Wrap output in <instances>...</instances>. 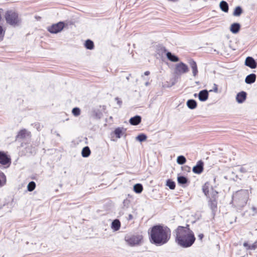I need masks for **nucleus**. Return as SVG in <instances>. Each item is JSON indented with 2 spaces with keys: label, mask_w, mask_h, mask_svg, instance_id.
Returning <instances> with one entry per match:
<instances>
[{
  "label": "nucleus",
  "mask_w": 257,
  "mask_h": 257,
  "mask_svg": "<svg viewBox=\"0 0 257 257\" xmlns=\"http://www.w3.org/2000/svg\"><path fill=\"white\" fill-rule=\"evenodd\" d=\"M146 85H148V82H147V83H146Z\"/></svg>",
  "instance_id": "46"
},
{
  "label": "nucleus",
  "mask_w": 257,
  "mask_h": 257,
  "mask_svg": "<svg viewBox=\"0 0 257 257\" xmlns=\"http://www.w3.org/2000/svg\"><path fill=\"white\" fill-rule=\"evenodd\" d=\"M203 162L200 160L197 162L196 165L193 167L192 171L197 174H201L203 171Z\"/></svg>",
  "instance_id": "8"
},
{
  "label": "nucleus",
  "mask_w": 257,
  "mask_h": 257,
  "mask_svg": "<svg viewBox=\"0 0 257 257\" xmlns=\"http://www.w3.org/2000/svg\"><path fill=\"white\" fill-rule=\"evenodd\" d=\"M134 190L137 193H140L143 191V186L141 184H137L134 186Z\"/></svg>",
  "instance_id": "25"
},
{
  "label": "nucleus",
  "mask_w": 257,
  "mask_h": 257,
  "mask_svg": "<svg viewBox=\"0 0 257 257\" xmlns=\"http://www.w3.org/2000/svg\"><path fill=\"white\" fill-rule=\"evenodd\" d=\"M194 97H196V96H197V94H196V93H195V94H194Z\"/></svg>",
  "instance_id": "45"
},
{
  "label": "nucleus",
  "mask_w": 257,
  "mask_h": 257,
  "mask_svg": "<svg viewBox=\"0 0 257 257\" xmlns=\"http://www.w3.org/2000/svg\"><path fill=\"white\" fill-rule=\"evenodd\" d=\"M220 8L224 12H227L228 11V4L225 1H221L220 3Z\"/></svg>",
  "instance_id": "21"
},
{
  "label": "nucleus",
  "mask_w": 257,
  "mask_h": 257,
  "mask_svg": "<svg viewBox=\"0 0 257 257\" xmlns=\"http://www.w3.org/2000/svg\"><path fill=\"white\" fill-rule=\"evenodd\" d=\"M85 46L87 49L91 50L94 47L93 42L90 40H87L85 42Z\"/></svg>",
  "instance_id": "27"
},
{
  "label": "nucleus",
  "mask_w": 257,
  "mask_h": 257,
  "mask_svg": "<svg viewBox=\"0 0 257 257\" xmlns=\"http://www.w3.org/2000/svg\"><path fill=\"white\" fill-rule=\"evenodd\" d=\"M125 129L123 127L116 128L114 131V134L117 138H120L122 135L125 132Z\"/></svg>",
  "instance_id": "20"
},
{
  "label": "nucleus",
  "mask_w": 257,
  "mask_h": 257,
  "mask_svg": "<svg viewBox=\"0 0 257 257\" xmlns=\"http://www.w3.org/2000/svg\"><path fill=\"white\" fill-rule=\"evenodd\" d=\"M150 241L157 245L167 243L171 237V230L167 226L155 225L152 228Z\"/></svg>",
  "instance_id": "2"
},
{
  "label": "nucleus",
  "mask_w": 257,
  "mask_h": 257,
  "mask_svg": "<svg viewBox=\"0 0 257 257\" xmlns=\"http://www.w3.org/2000/svg\"><path fill=\"white\" fill-rule=\"evenodd\" d=\"M240 28V25L238 23H233L230 27V31L233 34L237 33Z\"/></svg>",
  "instance_id": "15"
},
{
  "label": "nucleus",
  "mask_w": 257,
  "mask_h": 257,
  "mask_svg": "<svg viewBox=\"0 0 257 257\" xmlns=\"http://www.w3.org/2000/svg\"><path fill=\"white\" fill-rule=\"evenodd\" d=\"M189 64L192 69L193 76L194 77H196L198 73L197 64L194 60H191L189 61Z\"/></svg>",
  "instance_id": "12"
},
{
  "label": "nucleus",
  "mask_w": 257,
  "mask_h": 257,
  "mask_svg": "<svg viewBox=\"0 0 257 257\" xmlns=\"http://www.w3.org/2000/svg\"><path fill=\"white\" fill-rule=\"evenodd\" d=\"M255 79L256 75L254 74H250L246 77L245 82L247 84H251L255 82Z\"/></svg>",
  "instance_id": "16"
},
{
  "label": "nucleus",
  "mask_w": 257,
  "mask_h": 257,
  "mask_svg": "<svg viewBox=\"0 0 257 257\" xmlns=\"http://www.w3.org/2000/svg\"><path fill=\"white\" fill-rule=\"evenodd\" d=\"M82 156L83 157H88L90 154V150L88 147H85L82 150Z\"/></svg>",
  "instance_id": "23"
},
{
  "label": "nucleus",
  "mask_w": 257,
  "mask_h": 257,
  "mask_svg": "<svg viewBox=\"0 0 257 257\" xmlns=\"http://www.w3.org/2000/svg\"><path fill=\"white\" fill-rule=\"evenodd\" d=\"M120 226V223L117 219L113 220L111 223V227L114 230H118Z\"/></svg>",
  "instance_id": "22"
},
{
  "label": "nucleus",
  "mask_w": 257,
  "mask_h": 257,
  "mask_svg": "<svg viewBox=\"0 0 257 257\" xmlns=\"http://www.w3.org/2000/svg\"><path fill=\"white\" fill-rule=\"evenodd\" d=\"M188 71V66L183 62H180L175 65V73L177 75H181L187 73Z\"/></svg>",
  "instance_id": "5"
},
{
  "label": "nucleus",
  "mask_w": 257,
  "mask_h": 257,
  "mask_svg": "<svg viewBox=\"0 0 257 257\" xmlns=\"http://www.w3.org/2000/svg\"><path fill=\"white\" fill-rule=\"evenodd\" d=\"M150 74V72L149 71H146L145 73H144V74L145 75H148L149 74Z\"/></svg>",
  "instance_id": "42"
},
{
  "label": "nucleus",
  "mask_w": 257,
  "mask_h": 257,
  "mask_svg": "<svg viewBox=\"0 0 257 257\" xmlns=\"http://www.w3.org/2000/svg\"><path fill=\"white\" fill-rule=\"evenodd\" d=\"M130 204V201L127 199H124L123 201V207L128 208Z\"/></svg>",
  "instance_id": "35"
},
{
  "label": "nucleus",
  "mask_w": 257,
  "mask_h": 257,
  "mask_svg": "<svg viewBox=\"0 0 257 257\" xmlns=\"http://www.w3.org/2000/svg\"><path fill=\"white\" fill-rule=\"evenodd\" d=\"M175 240L178 245L187 248L191 246L195 240L193 231L188 227L179 226L175 230Z\"/></svg>",
  "instance_id": "1"
},
{
  "label": "nucleus",
  "mask_w": 257,
  "mask_h": 257,
  "mask_svg": "<svg viewBox=\"0 0 257 257\" xmlns=\"http://www.w3.org/2000/svg\"><path fill=\"white\" fill-rule=\"evenodd\" d=\"M208 92L206 89L200 91L198 94V98L201 101L207 100L208 98Z\"/></svg>",
  "instance_id": "11"
},
{
  "label": "nucleus",
  "mask_w": 257,
  "mask_h": 257,
  "mask_svg": "<svg viewBox=\"0 0 257 257\" xmlns=\"http://www.w3.org/2000/svg\"><path fill=\"white\" fill-rule=\"evenodd\" d=\"M203 236H204V235H203V234H202V233H201V234H199V235H198V238H199L200 240H201V239L203 238Z\"/></svg>",
  "instance_id": "41"
},
{
  "label": "nucleus",
  "mask_w": 257,
  "mask_h": 257,
  "mask_svg": "<svg viewBox=\"0 0 257 257\" xmlns=\"http://www.w3.org/2000/svg\"><path fill=\"white\" fill-rule=\"evenodd\" d=\"M256 257H257V255H256Z\"/></svg>",
  "instance_id": "47"
},
{
  "label": "nucleus",
  "mask_w": 257,
  "mask_h": 257,
  "mask_svg": "<svg viewBox=\"0 0 257 257\" xmlns=\"http://www.w3.org/2000/svg\"><path fill=\"white\" fill-rule=\"evenodd\" d=\"M242 13V10L241 8L239 6H238L235 8L233 13V15L235 17H238Z\"/></svg>",
  "instance_id": "24"
},
{
  "label": "nucleus",
  "mask_w": 257,
  "mask_h": 257,
  "mask_svg": "<svg viewBox=\"0 0 257 257\" xmlns=\"http://www.w3.org/2000/svg\"><path fill=\"white\" fill-rule=\"evenodd\" d=\"M11 159L5 153L0 152V164L9 166Z\"/></svg>",
  "instance_id": "7"
},
{
  "label": "nucleus",
  "mask_w": 257,
  "mask_h": 257,
  "mask_svg": "<svg viewBox=\"0 0 257 257\" xmlns=\"http://www.w3.org/2000/svg\"><path fill=\"white\" fill-rule=\"evenodd\" d=\"M72 113L74 116H77L80 114V109L78 107H75L73 108Z\"/></svg>",
  "instance_id": "33"
},
{
  "label": "nucleus",
  "mask_w": 257,
  "mask_h": 257,
  "mask_svg": "<svg viewBox=\"0 0 257 257\" xmlns=\"http://www.w3.org/2000/svg\"><path fill=\"white\" fill-rule=\"evenodd\" d=\"M246 93L244 91H241L238 93L236 96V100L238 103H243L246 98Z\"/></svg>",
  "instance_id": "10"
},
{
  "label": "nucleus",
  "mask_w": 257,
  "mask_h": 257,
  "mask_svg": "<svg viewBox=\"0 0 257 257\" xmlns=\"http://www.w3.org/2000/svg\"><path fill=\"white\" fill-rule=\"evenodd\" d=\"M186 162V159L183 156H179L177 159V162L179 165H183Z\"/></svg>",
  "instance_id": "28"
},
{
  "label": "nucleus",
  "mask_w": 257,
  "mask_h": 257,
  "mask_svg": "<svg viewBox=\"0 0 257 257\" xmlns=\"http://www.w3.org/2000/svg\"><path fill=\"white\" fill-rule=\"evenodd\" d=\"M251 209L254 212V213H256L257 210H256V208L255 207H252L251 208Z\"/></svg>",
  "instance_id": "40"
},
{
  "label": "nucleus",
  "mask_w": 257,
  "mask_h": 257,
  "mask_svg": "<svg viewBox=\"0 0 257 257\" xmlns=\"http://www.w3.org/2000/svg\"><path fill=\"white\" fill-rule=\"evenodd\" d=\"M6 19L7 23L12 26L18 24L20 22L18 14L12 11L6 13Z\"/></svg>",
  "instance_id": "3"
},
{
  "label": "nucleus",
  "mask_w": 257,
  "mask_h": 257,
  "mask_svg": "<svg viewBox=\"0 0 257 257\" xmlns=\"http://www.w3.org/2000/svg\"><path fill=\"white\" fill-rule=\"evenodd\" d=\"M115 100L117 101V103L120 106L121 103H122V101L120 100L119 98H118V97H116L115 98Z\"/></svg>",
  "instance_id": "38"
},
{
  "label": "nucleus",
  "mask_w": 257,
  "mask_h": 257,
  "mask_svg": "<svg viewBox=\"0 0 257 257\" xmlns=\"http://www.w3.org/2000/svg\"><path fill=\"white\" fill-rule=\"evenodd\" d=\"M209 205L213 211H215L217 208V201L215 200H211L209 202Z\"/></svg>",
  "instance_id": "26"
},
{
  "label": "nucleus",
  "mask_w": 257,
  "mask_h": 257,
  "mask_svg": "<svg viewBox=\"0 0 257 257\" xmlns=\"http://www.w3.org/2000/svg\"><path fill=\"white\" fill-rule=\"evenodd\" d=\"M133 217L132 214H129L128 217L127 218V220H131L133 219Z\"/></svg>",
  "instance_id": "39"
},
{
  "label": "nucleus",
  "mask_w": 257,
  "mask_h": 257,
  "mask_svg": "<svg viewBox=\"0 0 257 257\" xmlns=\"http://www.w3.org/2000/svg\"><path fill=\"white\" fill-rule=\"evenodd\" d=\"M3 28L1 26H0V35L2 34V32H3Z\"/></svg>",
  "instance_id": "43"
},
{
  "label": "nucleus",
  "mask_w": 257,
  "mask_h": 257,
  "mask_svg": "<svg viewBox=\"0 0 257 257\" xmlns=\"http://www.w3.org/2000/svg\"><path fill=\"white\" fill-rule=\"evenodd\" d=\"M239 193L237 192V193L236 194L235 196L233 197V198H235V197H236L237 196H239Z\"/></svg>",
  "instance_id": "44"
},
{
  "label": "nucleus",
  "mask_w": 257,
  "mask_h": 257,
  "mask_svg": "<svg viewBox=\"0 0 257 257\" xmlns=\"http://www.w3.org/2000/svg\"><path fill=\"white\" fill-rule=\"evenodd\" d=\"M203 192L204 193V194H205V195L206 196H207L208 195V190L206 187L205 186H204L203 187Z\"/></svg>",
  "instance_id": "36"
},
{
  "label": "nucleus",
  "mask_w": 257,
  "mask_h": 257,
  "mask_svg": "<svg viewBox=\"0 0 257 257\" xmlns=\"http://www.w3.org/2000/svg\"><path fill=\"white\" fill-rule=\"evenodd\" d=\"M186 105L189 108L194 109L197 107V102L194 99H189L187 101Z\"/></svg>",
  "instance_id": "18"
},
{
  "label": "nucleus",
  "mask_w": 257,
  "mask_h": 257,
  "mask_svg": "<svg viewBox=\"0 0 257 257\" xmlns=\"http://www.w3.org/2000/svg\"><path fill=\"white\" fill-rule=\"evenodd\" d=\"M141 121V117L139 115H136L130 118V122L131 124L136 125L139 124Z\"/></svg>",
  "instance_id": "14"
},
{
  "label": "nucleus",
  "mask_w": 257,
  "mask_h": 257,
  "mask_svg": "<svg viewBox=\"0 0 257 257\" xmlns=\"http://www.w3.org/2000/svg\"><path fill=\"white\" fill-rule=\"evenodd\" d=\"M213 91L214 92H215V93H217L218 92V86H217V85L216 84H213Z\"/></svg>",
  "instance_id": "37"
},
{
  "label": "nucleus",
  "mask_w": 257,
  "mask_h": 257,
  "mask_svg": "<svg viewBox=\"0 0 257 257\" xmlns=\"http://www.w3.org/2000/svg\"><path fill=\"white\" fill-rule=\"evenodd\" d=\"M1 176L2 179H0V187L3 186L6 183V177L4 174L2 173Z\"/></svg>",
  "instance_id": "32"
},
{
  "label": "nucleus",
  "mask_w": 257,
  "mask_h": 257,
  "mask_svg": "<svg viewBox=\"0 0 257 257\" xmlns=\"http://www.w3.org/2000/svg\"><path fill=\"white\" fill-rule=\"evenodd\" d=\"M30 135V133L28 132L26 129L21 130L18 134L16 138L17 139H24L26 137Z\"/></svg>",
  "instance_id": "13"
},
{
  "label": "nucleus",
  "mask_w": 257,
  "mask_h": 257,
  "mask_svg": "<svg viewBox=\"0 0 257 257\" xmlns=\"http://www.w3.org/2000/svg\"><path fill=\"white\" fill-rule=\"evenodd\" d=\"M245 65L251 69L255 68L256 63L251 57H247L245 61Z\"/></svg>",
  "instance_id": "9"
},
{
  "label": "nucleus",
  "mask_w": 257,
  "mask_h": 257,
  "mask_svg": "<svg viewBox=\"0 0 257 257\" xmlns=\"http://www.w3.org/2000/svg\"><path fill=\"white\" fill-rule=\"evenodd\" d=\"M177 180L178 183L181 184H184L187 182V178L184 176L178 177Z\"/></svg>",
  "instance_id": "31"
},
{
  "label": "nucleus",
  "mask_w": 257,
  "mask_h": 257,
  "mask_svg": "<svg viewBox=\"0 0 257 257\" xmlns=\"http://www.w3.org/2000/svg\"><path fill=\"white\" fill-rule=\"evenodd\" d=\"M36 187V184L34 181L30 182L28 186H27V189L29 191H33Z\"/></svg>",
  "instance_id": "29"
},
{
  "label": "nucleus",
  "mask_w": 257,
  "mask_h": 257,
  "mask_svg": "<svg viewBox=\"0 0 257 257\" xmlns=\"http://www.w3.org/2000/svg\"><path fill=\"white\" fill-rule=\"evenodd\" d=\"M64 27V23L60 22L48 27V30L51 33L56 34L61 31Z\"/></svg>",
  "instance_id": "6"
},
{
  "label": "nucleus",
  "mask_w": 257,
  "mask_h": 257,
  "mask_svg": "<svg viewBox=\"0 0 257 257\" xmlns=\"http://www.w3.org/2000/svg\"><path fill=\"white\" fill-rule=\"evenodd\" d=\"M166 185L169 187L170 189H174L175 188V183L171 180H168Z\"/></svg>",
  "instance_id": "30"
},
{
  "label": "nucleus",
  "mask_w": 257,
  "mask_h": 257,
  "mask_svg": "<svg viewBox=\"0 0 257 257\" xmlns=\"http://www.w3.org/2000/svg\"><path fill=\"white\" fill-rule=\"evenodd\" d=\"M167 58L172 62H178L179 61V58L172 54L171 52H168L166 54Z\"/></svg>",
  "instance_id": "19"
},
{
  "label": "nucleus",
  "mask_w": 257,
  "mask_h": 257,
  "mask_svg": "<svg viewBox=\"0 0 257 257\" xmlns=\"http://www.w3.org/2000/svg\"><path fill=\"white\" fill-rule=\"evenodd\" d=\"M243 246L246 250H254L257 248V241L252 244H249L247 242H244Z\"/></svg>",
  "instance_id": "17"
},
{
  "label": "nucleus",
  "mask_w": 257,
  "mask_h": 257,
  "mask_svg": "<svg viewBox=\"0 0 257 257\" xmlns=\"http://www.w3.org/2000/svg\"><path fill=\"white\" fill-rule=\"evenodd\" d=\"M142 239L143 236L141 235L127 236L125 237V241L131 246H135L139 244Z\"/></svg>",
  "instance_id": "4"
},
{
  "label": "nucleus",
  "mask_w": 257,
  "mask_h": 257,
  "mask_svg": "<svg viewBox=\"0 0 257 257\" xmlns=\"http://www.w3.org/2000/svg\"><path fill=\"white\" fill-rule=\"evenodd\" d=\"M136 139L140 142H143L147 139V136L144 134H141L138 135Z\"/></svg>",
  "instance_id": "34"
}]
</instances>
